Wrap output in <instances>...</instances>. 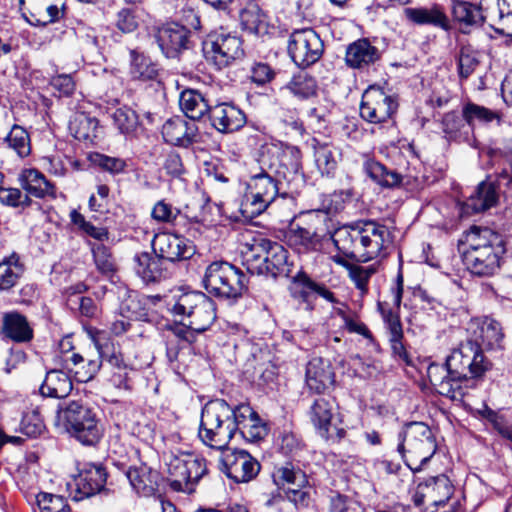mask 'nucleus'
<instances>
[{
	"label": "nucleus",
	"mask_w": 512,
	"mask_h": 512,
	"mask_svg": "<svg viewBox=\"0 0 512 512\" xmlns=\"http://www.w3.org/2000/svg\"><path fill=\"white\" fill-rule=\"evenodd\" d=\"M107 480V473L101 465L86 464L75 478V499L81 500L99 493Z\"/></svg>",
	"instance_id": "20"
},
{
	"label": "nucleus",
	"mask_w": 512,
	"mask_h": 512,
	"mask_svg": "<svg viewBox=\"0 0 512 512\" xmlns=\"http://www.w3.org/2000/svg\"><path fill=\"white\" fill-rule=\"evenodd\" d=\"M232 407L224 400L208 402L202 409L198 437L206 446L224 450L236 432Z\"/></svg>",
	"instance_id": "3"
},
{
	"label": "nucleus",
	"mask_w": 512,
	"mask_h": 512,
	"mask_svg": "<svg viewBox=\"0 0 512 512\" xmlns=\"http://www.w3.org/2000/svg\"><path fill=\"white\" fill-rule=\"evenodd\" d=\"M203 284L210 294L224 299H237L246 290V276L228 262H213L206 268Z\"/></svg>",
	"instance_id": "7"
},
{
	"label": "nucleus",
	"mask_w": 512,
	"mask_h": 512,
	"mask_svg": "<svg viewBox=\"0 0 512 512\" xmlns=\"http://www.w3.org/2000/svg\"><path fill=\"white\" fill-rule=\"evenodd\" d=\"M170 331L171 335L168 336L170 345L175 343L180 349H184L193 342V330L188 327V323L184 326H175Z\"/></svg>",
	"instance_id": "63"
},
{
	"label": "nucleus",
	"mask_w": 512,
	"mask_h": 512,
	"mask_svg": "<svg viewBox=\"0 0 512 512\" xmlns=\"http://www.w3.org/2000/svg\"><path fill=\"white\" fill-rule=\"evenodd\" d=\"M427 375L430 383L442 394H448L453 390V380L448 373V367L445 365L431 364L427 369Z\"/></svg>",
	"instance_id": "47"
},
{
	"label": "nucleus",
	"mask_w": 512,
	"mask_h": 512,
	"mask_svg": "<svg viewBox=\"0 0 512 512\" xmlns=\"http://www.w3.org/2000/svg\"><path fill=\"white\" fill-rule=\"evenodd\" d=\"M279 195L278 180L267 172L250 178L240 204L243 217L253 219L263 213Z\"/></svg>",
	"instance_id": "9"
},
{
	"label": "nucleus",
	"mask_w": 512,
	"mask_h": 512,
	"mask_svg": "<svg viewBox=\"0 0 512 512\" xmlns=\"http://www.w3.org/2000/svg\"><path fill=\"white\" fill-rule=\"evenodd\" d=\"M239 433L246 441L254 443L262 440L267 435L268 430L266 424L257 415L245 425L240 426Z\"/></svg>",
	"instance_id": "58"
},
{
	"label": "nucleus",
	"mask_w": 512,
	"mask_h": 512,
	"mask_svg": "<svg viewBox=\"0 0 512 512\" xmlns=\"http://www.w3.org/2000/svg\"><path fill=\"white\" fill-rule=\"evenodd\" d=\"M381 57L379 49L373 46L368 39H359L351 43L345 54L346 64L354 69L366 68Z\"/></svg>",
	"instance_id": "23"
},
{
	"label": "nucleus",
	"mask_w": 512,
	"mask_h": 512,
	"mask_svg": "<svg viewBox=\"0 0 512 512\" xmlns=\"http://www.w3.org/2000/svg\"><path fill=\"white\" fill-rule=\"evenodd\" d=\"M339 160L340 154L328 145L323 144L315 147V163L322 175L333 176Z\"/></svg>",
	"instance_id": "43"
},
{
	"label": "nucleus",
	"mask_w": 512,
	"mask_h": 512,
	"mask_svg": "<svg viewBox=\"0 0 512 512\" xmlns=\"http://www.w3.org/2000/svg\"><path fill=\"white\" fill-rule=\"evenodd\" d=\"M152 249L154 254L170 262L189 259L195 253L191 241L172 233L156 234L152 240Z\"/></svg>",
	"instance_id": "19"
},
{
	"label": "nucleus",
	"mask_w": 512,
	"mask_h": 512,
	"mask_svg": "<svg viewBox=\"0 0 512 512\" xmlns=\"http://www.w3.org/2000/svg\"><path fill=\"white\" fill-rule=\"evenodd\" d=\"M379 309L383 320L390 333V343L394 354L403 358L406 356V351L402 343L403 330L398 313L392 311V309H385L384 305L379 303Z\"/></svg>",
	"instance_id": "39"
},
{
	"label": "nucleus",
	"mask_w": 512,
	"mask_h": 512,
	"mask_svg": "<svg viewBox=\"0 0 512 512\" xmlns=\"http://www.w3.org/2000/svg\"><path fill=\"white\" fill-rule=\"evenodd\" d=\"M313 487L309 480L303 486H297L286 490L284 498L290 502L297 510L308 509L313 505Z\"/></svg>",
	"instance_id": "48"
},
{
	"label": "nucleus",
	"mask_w": 512,
	"mask_h": 512,
	"mask_svg": "<svg viewBox=\"0 0 512 512\" xmlns=\"http://www.w3.org/2000/svg\"><path fill=\"white\" fill-rule=\"evenodd\" d=\"M169 310L188 321V327L201 333L211 327L216 319L215 302L202 292L190 291L174 296Z\"/></svg>",
	"instance_id": "6"
},
{
	"label": "nucleus",
	"mask_w": 512,
	"mask_h": 512,
	"mask_svg": "<svg viewBox=\"0 0 512 512\" xmlns=\"http://www.w3.org/2000/svg\"><path fill=\"white\" fill-rule=\"evenodd\" d=\"M24 271L25 266L17 253L13 252L3 258L0 262V290L8 291L17 285Z\"/></svg>",
	"instance_id": "36"
},
{
	"label": "nucleus",
	"mask_w": 512,
	"mask_h": 512,
	"mask_svg": "<svg viewBox=\"0 0 512 512\" xmlns=\"http://www.w3.org/2000/svg\"><path fill=\"white\" fill-rule=\"evenodd\" d=\"M197 130H162L164 141L173 146L187 148L197 138Z\"/></svg>",
	"instance_id": "56"
},
{
	"label": "nucleus",
	"mask_w": 512,
	"mask_h": 512,
	"mask_svg": "<svg viewBox=\"0 0 512 512\" xmlns=\"http://www.w3.org/2000/svg\"><path fill=\"white\" fill-rule=\"evenodd\" d=\"M287 88L300 98H309L316 93V81L306 73L295 75L288 83Z\"/></svg>",
	"instance_id": "52"
},
{
	"label": "nucleus",
	"mask_w": 512,
	"mask_h": 512,
	"mask_svg": "<svg viewBox=\"0 0 512 512\" xmlns=\"http://www.w3.org/2000/svg\"><path fill=\"white\" fill-rule=\"evenodd\" d=\"M376 266H361L358 264L348 265V275L351 281L355 284L356 288L360 291L361 295L368 292V282L372 275L376 273Z\"/></svg>",
	"instance_id": "50"
},
{
	"label": "nucleus",
	"mask_w": 512,
	"mask_h": 512,
	"mask_svg": "<svg viewBox=\"0 0 512 512\" xmlns=\"http://www.w3.org/2000/svg\"><path fill=\"white\" fill-rule=\"evenodd\" d=\"M481 63V53L471 46L464 45L458 54V74L461 79H467Z\"/></svg>",
	"instance_id": "45"
},
{
	"label": "nucleus",
	"mask_w": 512,
	"mask_h": 512,
	"mask_svg": "<svg viewBox=\"0 0 512 512\" xmlns=\"http://www.w3.org/2000/svg\"><path fill=\"white\" fill-rule=\"evenodd\" d=\"M114 120L117 128H136L138 125H154L151 114H145L143 119L139 121L137 114L131 109H118L114 113Z\"/></svg>",
	"instance_id": "53"
},
{
	"label": "nucleus",
	"mask_w": 512,
	"mask_h": 512,
	"mask_svg": "<svg viewBox=\"0 0 512 512\" xmlns=\"http://www.w3.org/2000/svg\"><path fill=\"white\" fill-rule=\"evenodd\" d=\"M1 333L16 343H27L33 339V328L26 316L17 311L3 314Z\"/></svg>",
	"instance_id": "25"
},
{
	"label": "nucleus",
	"mask_w": 512,
	"mask_h": 512,
	"mask_svg": "<svg viewBox=\"0 0 512 512\" xmlns=\"http://www.w3.org/2000/svg\"><path fill=\"white\" fill-rule=\"evenodd\" d=\"M499 193L494 183L483 181L481 182L474 193H472L465 201V208L474 213L485 211L498 202Z\"/></svg>",
	"instance_id": "31"
},
{
	"label": "nucleus",
	"mask_w": 512,
	"mask_h": 512,
	"mask_svg": "<svg viewBox=\"0 0 512 512\" xmlns=\"http://www.w3.org/2000/svg\"><path fill=\"white\" fill-rule=\"evenodd\" d=\"M398 452L412 471H418L427 463L437 450L435 437L430 427L423 422H411L405 425Z\"/></svg>",
	"instance_id": "5"
},
{
	"label": "nucleus",
	"mask_w": 512,
	"mask_h": 512,
	"mask_svg": "<svg viewBox=\"0 0 512 512\" xmlns=\"http://www.w3.org/2000/svg\"><path fill=\"white\" fill-rule=\"evenodd\" d=\"M207 472L204 458L192 453H181L168 462V483L175 492L191 494Z\"/></svg>",
	"instance_id": "8"
},
{
	"label": "nucleus",
	"mask_w": 512,
	"mask_h": 512,
	"mask_svg": "<svg viewBox=\"0 0 512 512\" xmlns=\"http://www.w3.org/2000/svg\"><path fill=\"white\" fill-rule=\"evenodd\" d=\"M66 368L74 372L78 382L85 383L94 378L101 368L102 360L100 352L94 358L84 357L81 354L73 353L65 358Z\"/></svg>",
	"instance_id": "30"
},
{
	"label": "nucleus",
	"mask_w": 512,
	"mask_h": 512,
	"mask_svg": "<svg viewBox=\"0 0 512 512\" xmlns=\"http://www.w3.org/2000/svg\"><path fill=\"white\" fill-rule=\"evenodd\" d=\"M464 244L463 262L471 274L487 277L499 270L501 256L505 253L500 234L487 227L472 226L464 235Z\"/></svg>",
	"instance_id": "2"
},
{
	"label": "nucleus",
	"mask_w": 512,
	"mask_h": 512,
	"mask_svg": "<svg viewBox=\"0 0 512 512\" xmlns=\"http://www.w3.org/2000/svg\"><path fill=\"white\" fill-rule=\"evenodd\" d=\"M489 17L497 18L498 33L512 36V0H497V7L490 11Z\"/></svg>",
	"instance_id": "44"
},
{
	"label": "nucleus",
	"mask_w": 512,
	"mask_h": 512,
	"mask_svg": "<svg viewBox=\"0 0 512 512\" xmlns=\"http://www.w3.org/2000/svg\"><path fill=\"white\" fill-rule=\"evenodd\" d=\"M288 53L295 64L307 67L320 59L323 42L311 28L295 30L289 38Z\"/></svg>",
	"instance_id": "13"
},
{
	"label": "nucleus",
	"mask_w": 512,
	"mask_h": 512,
	"mask_svg": "<svg viewBox=\"0 0 512 512\" xmlns=\"http://www.w3.org/2000/svg\"><path fill=\"white\" fill-rule=\"evenodd\" d=\"M36 502L40 512H71L66 499L59 495L41 492Z\"/></svg>",
	"instance_id": "54"
},
{
	"label": "nucleus",
	"mask_w": 512,
	"mask_h": 512,
	"mask_svg": "<svg viewBox=\"0 0 512 512\" xmlns=\"http://www.w3.org/2000/svg\"><path fill=\"white\" fill-rule=\"evenodd\" d=\"M21 432L28 437H37L45 429V425L38 411L32 410L23 415L20 424Z\"/></svg>",
	"instance_id": "57"
},
{
	"label": "nucleus",
	"mask_w": 512,
	"mask_h": 512,
	"mask_svg": "<svg viewBox=\"0 0 512 512\" xmlns=\"http://www.w3.org/2000/svg\"><path fill=\"white\" fill-rule=\"evenodd\" d=\"M0 202L11 207H29L32 203L30 197L20 189L4 187H0Z\"/></svg>",
	"instance_id": "60"
},
{
	"label": "nucleus",
	"mask_w": 512,
	"mask_h": 512,
	"mask_svg": "<svg viewBox=\"0 0 512 512\" xmlns=\"http://www.w3.org/2000/svg\"><path fill=\"white\" fill-rule=\"evenodd\" d=\"M331 238L338 251L363 262L386 256L393 243L389 228L372 220L339 227Z\"/></svg>",
	"instance_id": "1"
},
{
	"label": "nucleus",
	"mask_w": 512,
	"mask_h": 512,
	"mask_svg": "<svg viewBox=\"0 0 512 512\" xmlns=\"http://www.w3.org/2000/svg\"><path fill=\"white\" fill-rule=\"evenodd\" d=\"M305 381L310 391L324 393L335 383L333 367L322 358H313L307 364Z\"/></svg>",
	"instance_id": "22"
},
{
	"label": "nucleus",
	"mask_w": 512,
	"mask_h": 512,
	"mask_svg": "<svg viewBox=\"0 0 512 512\" xmlns=\"http://www.w3.org/2000/svg\"><path fill=\"white\" fill-rule=\"evenodd\" d=\"M279 168L276 173L286 178L290 174H295L300 168V150L294 146H285L278 153Z\"/></svg>",
	"instance_id": "46"
},
{
	"label": "nucleus",
	"mask_w": 512,
	"mask_h": 512,
	"mask_svg": "<svg viewBox=\"0 0 512 512\" xmlns=\"http://www.w3.org/2000/svg\"><path fill=\"white\" fill-rule=\"evenodd\" d=\"M327 214L323 211L309 212L303 225L292 224L286 234L287 244L298 253L317 251L321 247L323 224Z\"/></svg>",
	"instance_id": "10"
},
{
	"label": "nucleus",
	"mask_w": 512,
	"mask_h": 512,
	"mask_svg": "<svg viewBox=\"0 0 512 512\" xmlns=\"http://www.w3.org/2000/svg\"><path fill=\"white\" fill-rule=\"evenodd\" d=\"M475 334L473 343H477L481 351V347L494 348L498 346L503 339L502 327L493 319H485Z\"/></svg>",
	"instance_id": "40"
},
{
	"label": "nucleus",
	"mask_w": 512,
	"mask_h": 512,
	"mask_svg": "<svg viewBox=\"0 0 512 512\" xmlns=\"http://www.w3.org/2000/svg\"><path fill=\"white\" fill-rule=\"evenodd\" d=\"M239 18L242 28L249 33L259 36L268 33L267 16L257 3H247L241 9Z\"/></svg>",
	"instance_id": "34"
},
{
	"label": "nucleus",
	"mask_w": 512,
	"mask_h": 512,
	"mask_svg": "<svg viewBox=\"0 0 512 512\" xmlns=\"http://www.w3.org/2000/svg\"><path fill=\"white\" fill-rule=\"evenodd\" d=\"M220 469L236 483H247L260 471V463L244 450H226L220 458Z\"/></svg>",
	"instance_id": "15"
},
{
	"label": "nucleus",
	"mask_w": 512,
	"mask_h": 512,
	"mask_svg": "<svg viewBox=\"0 0 512 512\" xmlns=\"http://www.w3.org/2000/svg\"><path fill=\"white\" fill-rule=\"evenodd\" d=\"M451 12L463 33H467L473 27L481 26L486 18L480 6L464 0H452Z\"/></svg>",
	"instance_id": "26"
},
{
	"label": "nucleus",
	"mask_w": 512,
	"mask_h": 512,
	"mask_svg": "<svg viewBox=\"0 0 512 512\" xmlns=\"http://www.w3.org/2000/svg\"><path fill=\"white\" fill-rule=\"evenodd\" d=\"M90 160L93 164L99 166L101 169L111 174L121 173L126 168L125 160L121 158L110 157L101 153L91 154Z\"/></svg>",
	"instance_id": "59"
},
{
	"label": "nucleus",
	"mask_w": 512,
	"mask_h": 512,
	"mask_svg": "<svg viewBox=\"0 0 512 512\" xmlns=\"http://www.w3.org/2000/svg\"><path fill=\"white\" fill-rule=\"evenodd\" d=\"M364 170L373 181L384 187H395L402 180L399 173L388 170L384 165L374 160H367L364 163Z\"/></svg>",
	"instance_id": "41"
},
{
	"label": "nucleus",
	"mask_w": 512,
	"mask_h": 512,
	"mask_svg": "<svg viewBox=\"0 0 512 512\" xmlns=\"http://www.w3.org/2000/svg\"><path fill=\"white\" fill-rule=\"evenodd\" d=\"M21 187L26 194L36 198L56 197L55 186L37 169H24L19 175Z\"/></svg>",
	"instance_id": "27"
},
{
	"label": "nucleus",
	"mask_w": 512,
	"mask_h": 512,
	"mask_svg": "<svg viewBox=\"0 0 512 512\" xmlns=\"http://www.w3.org/2000/svg\"><path fill=\"white\" fill-rule=\"evenodd\" d=\"M190 31L175 22L166 23L157 31V42L167 57H175L181 50L186 49Z\"/></svg>",
	"instance_id": "21"
},
{
	"label": "nucleus",
	"mask_w": 512,
	"mask_h": 512,
	"mask_svg": "<svg viewBox=\"0 0 512 512\" xmlns=\"http://www.w3.org/2000/svg\"><path fill=\"white\" fill-rule=\"evenodd\" d=\"M261 241H269L263 237L253 238L251 242H247L244 245V250H242L243 258L247 264V269L252 273V268L254 265H260L265 256V251L256 250V244H260Z\"/></svg>",
	"instance_id": "61"
},
{
	"label": "nucleus",
	"mask_w": 512,
	"mask_h": 512,
	"mask_svg": "<svg viewBox=\"0 0 512 512\" xmlns=\"http://www.w3.org/2000/svg\"><path fill=\"white\" fill-rule=\"evenodd\" d=\"M397 109V103L383 89L370 86L362 95L360 115L366 121L379 124L392 117Z\"/></svg>",
	"instance_id": "14"
},
{
	"label": "nucleus",
	"mask_w": 512,
	"mask_h": 512,
	"mask_svg": "<svg viewBox=\"0 0 512 512\" xmlns=\"http://www.w3.org/2000/svg\"><path fill=\"white\" fill-rule=\"evenodd\" d=\"M4 141L21 158L31 153V139L27 130H10Z\"/></svg>",
	"instance_id": "51"
},
{
	"label": "nucleus",
	"mask_w": 512,
	"mask_h": 512,
	"mask_svg": "<svg viewBox=\"0 0 512 512\" xmlns=\"http://www.w3.org/2000/svg\"><path fill=\"white\" fill-rule=\"evenodd\" d=\"M404 13L409 21L418 25H432L445 31L451 28L448 16L438 5L430 8H406Z\"/></svg>",
	"instance_id": "29"
},
{
	"label": "nucleus",
	"mask_w": 512,
	"mask_h": 512,
	"mask_svg": "<svg viewBox=\"0 0 512 512\" xmlns=\"http://www.w3.org/2000/svg\"><path fill=\"white\" fill-rule=\"evenodd\" d=\"M72 388V381L67 373L52 369L46 373L40 392L45 397L65 398L70 394Z\"/></svg>",
	"instance_id": "33"
},
{
	"label": "nucleus",
	"mask_w": 512,
	"mask_h": 512,
	"mask_svg": "<svg viewBox=\"0 0 512 512\" xmlns=\"http://www.w3.org/2000/svg\"><path fill=\"white\" fill-rule=\"evenodd\" d=\"M316 282L312 281L305 273L298 272L293 277L292 284L290 286L291 295L298 300L309 302V299L313 293H316Z\"/></svg>",
	"instance_id": "49"
},
{
	"label": "nucleus",
	"mask_w": 512,
	"mask_h": 512,
	"mask_svg": "<svg viewBox=\"0 0 512 512\" xmlns=\"http://www.w3.org/2000/svg\"><path fill=\"white\" fill-rule=\"evenodd\" d=\"M207 118L213 128H243L246 124L245 114L236 106L225 103L210 108Z\"/></svg>",
	"instance_id": "28"
},
{
	"label": "nucleus",
	"mask_w": 512,
	"mask_h": 512,
	"mask_svg": "<svg viewBox=\"0 0 512 512\" xmlns=\"http://www.w3.org/2000/svg\"><path fill=\"white\" fill-rule=\"evenodd\" d=\"M462 117L468 126L502 124L501 116L498 112L472 102L463 106Z\"/></svg>",
	"instance_id": "38"
},
{
	"label": "nucleus",
	"mask_w": 512,
	"mask_h": 512,
	"mask_svg": "<svg viewBox=\"0 0 512 512\" xmlns=\"http://www.w3.org/2000/svg\"><path fill=\"white\" fill-rule=\"evenodd\" d=\"M203 53L208 62L222 69L242 58L244 50L239 37L222 30L207 36L203 42Z\"/></svg>",
	"instance_id": "12"
},
{
	"label": "nucleus",
	"mask_w": 512,
	"mask_h": 512,
	"mask_svg": "<svg viewBox=\"0 0 512 512\" xmlns=\"http://www.w3.org/2000/svg\"><path fill=\"white\" fill-rule=\"evenodd\" d=\"M179 105L185 116L191 120L206 118L210 109L203 96L192 89L184 90L180 94Z\"/></svg>",
	"instance_id": "37"
},
{
	"label": "nucleus",
	"mask_w": 512,
	"mask_h": 512,
	"mask_svg": "<svg viewBox=\"0 0 512 512\" xmlns=\"http://www.w3.org/2000/svg\"><path fill=\"white\" fill-rule=\"evenodd\" d=\"M136 273L146 282H155L159 280L164 273V260L153 256L148 252H142L134 257Z\"/></svg>",
	"instance_id": "35"
},
{
	"label": "nucleus",
	"mask_w": 512,
	"mask_h": 512,
	"mask_svg": "<svg viewBox=\"0 0 512 512\" xmlns=\"http://www.w3.org/2000/svg\"><path fill=\"white\" fill-rule=\"evenodd\" d=\"M255 249L265 251V256L261 266H253L252 273L268 274L273 277L290 275L288 251L281 244L270 240L261 241L260 244H256Z\"/></svg>",
	"instance_id": "17"
},
{
	"label": "nucleus",
	"mask_w": 512,
	"mask_h": 512,
	"mask_svg": "<svg viewBox=\"0 0 512 512\" xmlns=\"http://www.w3.org/2000/svg\"><path fill=\"white\" fill-rule=\"evenodd\" d=\"M274 484L283 491L293 489L297 486H303L307 483L308 476L304 470L293 463L287 462L276 467L272 473Z\"/></svg>",
	"instance_id": "32"
},
{
	"label": "nucleus",
	"mask_w": 512,
	"mask_h": 512,
	"mask_svg": "<svg viewBox=\"0 0 512 512\" xmlns=\"http://www.w3.org/2000/svg\"><path fill=\"white\" fill-rule=\"evenodd\" d=\"M130 74L135 80L149 81L156 79L158 75L157 65L143 54L131 50Z\"/></svg>",
	"instance_id": "42"
},
{
	"label": "nucleus",
	"mask_w": 512,
	"mask_h": 512,
	"mask_svg": "<svg viewBox=\"0 0 512 512\" xmlns=\"http://www.w3.org/2000/svg\"><path fill=\"white\" fill-rule=\"evenodd\" d=\"M125 475L136 493L151 496L157 490L159 474L146 464L130 466Z\"/></svg>",
	"instance_id": "24"
},
{
	"label": "nucleus",
	"mask_w": 512,
	"mask_h": 512,
	"mask_svg": "<svg viewBox=\"0 0 512 512\" xmlns=\"http://www.w3.org/2000/svg\"><path fill=\"white\" fill-rule=\"evenodd\" d=\"M58 417L71 437L85 446H95L104 428L97 412L80 401H70L58 409Z\"/></svg>",
	"instance_id": "4"
},
{
	"label": "nucleus",
	"mask_w": 512,
	"mask_h": 512,
	"mask_svg": "<svg viewBox=\"0 0 512 512\" xmlns=\"http://www.w3.org/2000/svg\"><path fill=\"white\" fill-rule=\"evenodd\" d=\"M453 494V485L448 477H431L417 486L413 496L416 507L439 506L445 504Z\"/></svg>",
	"instance_id": "18"
},
{
	"label": "nucleus",
	"mask_w": 512,
	"mask_h": 512,
	"mask_svg": "<svg viewBox=\"0 0 512 512\" xmlns=\"http://www.w3.org/2000/svg\"><path fill=\"white\" fill-rule=\"evenodd\" d=\"M92 253L97 269L104 274L115 270L114 258L108 247L102 243L92 245Z\"/></svg>",
	"instance_id": "55"
},
{
	"label": "nucleus",
	"mask_w": 512,
	"mask_h": 512,
	"mask_svg": "<svg viewBox=\"0 0 512 512\" xmlns=\"http://www.w3.org/2000/svg\"><path fill=\"white\" fill-rule=\"evenodd\" d=\"M448 373L453 380L458 382L468 377H479L487 369V364L482 351L477 343L472 340L461 344L453 350L446 360Z\"/></svg>",
	"instance_id": "11"
},
{
	"label": "nucleus",
	"mask_w": 512,
	"mask_h": 512,
	"mask_svg": "<svg viewBox=\"0 0 512 512\" xmlns=\"http://www.w3.org/2000/svg\"><path fill=\"white\" fill-rule=\"evenodd\" d=\"M335 402L320 397L315 399L309 410V418L317 433L327 441L339 442L346 436V430L333 424Z\"/></svg>",
	"instance_id": "16"
},
{
	"label": "nucleus",
	"mask_w": 512,
	"mask_h": 512,
	"mask_svg": "<svg viewBox=\"0 0 512 512\" xmlns=\"http://www.w3.org/2000/svg\"><path fill=\"white\" fill-rule=\"evenodd\" d=\"M250 79L258 86L269 83L275 76L271 66L264 62H254L250 67Z\"/></svg>",
	"instance_id": "62"
},
{
	"label": "nucleus",
	"mask_w": 512,
	"mask_h": 512,
	"mask_svg": "<svg viewBox=\"0 0 512 512\" xmlns=\"http://www.w3.org/2000/svg\"><path fill=\"white\" fill-rule=\"evenodd\" d=\"M451 97V92L446 85L441 82H435L427 102L433 107L442 108L449 103Z\"/></svg>",
	"instance_id": "64"
}]
</instances>
